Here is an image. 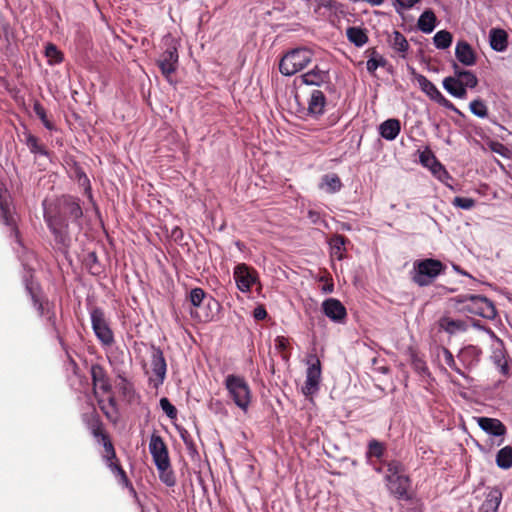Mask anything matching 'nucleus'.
I'll return each instance as SVG.
<instances>
[{"instance_id": "nucleus-42", "label": "nucleus", "mask_w": 512, "mask_h": 512, "mask_svg": "<svg viewBox=\"0 0 512 512\" xmlns=\"http://www.w3.org/2000/svg\"><path fill=\"white\" fill-rule=\"evenodd\" d=\"M46 320V325L49 329V332L55 336V338H57V340L59 341V343L61 345H63V338L61 337L60 335V331L57 327V323H56V313L54 311V307H48L47 308V312L45 314V316H43Z\"/></svg>"}, {"instance_id": "nucleus-63", "label": "nucleus", "mask_w": 512, "mask_h": 512, "mask_svg": "<svg viewBox=\"0 0 512 512\" xmlns=\"http://www.w3.org/2000/svg\"><path fill=\"white\" fill-rule=\"evenodd\" d=\"M318 8H325L329 11H335L338 7V3L335 0H317Z\"/></svg>"}, {"instance_id": "nucleus-57", "label": "nucleus", "mask_w": 512, "mask_h": 512, "mask_svg": "<svg viewBox=\"0 0 512 512\" xmlns=\"http://www.w3.org/2000/svg\"><path fill=\"white\" fill-rule=\"evenodd\" d=\"M419 160L420 163L427 168H429L431 165L435 164L438 161L434 153L429 148H426L424 151L420 153Z\"/></svg>"}, {"instance_id": "nucleus-45", "label": "nucleus", "mask_w": 512, "mask_h": 512, "mask_svg": "<svg viewBox=\"0 0 512 512\" xmlns=\"http://www.w3.org/2000/svg\"><path fill=\"white\" fill-rule=\"evenodd\" d=\"M441 351L443 353V356H444V362L445 364L450 368L452 369L453 371H455L457 374H459L461 377L469 380L470 377L468 376V374L461 368L457 365L456 361H455V358L452 354V352L446 348V347H441Z\"/></svg>"}, {"instance_id": "nucleus-34", "label": "nucleus", "mask_w": 512, "mask_h": 512, "mask_svg": "<svg viewBox=\"0 0 512 512\" xmlns=\"http://www.w3.org/2000/svg\"><path fill=\"white\" fill-rule=\"evenodd\" d=\"M73 168L75 173V179L78 182L79 186H81L84 189V193L88 197V199L90 201H93L91 182L88 176L77 162L73 163Z\"/></svg>"}, {"instance_id": "nucleus-56", "label": "nucleus", "mask_w": 512, "mask_h": 512, "mask_svg": "<svg viewBox=\"0 0 512 512\" xmlns=\"http://www.w3.org/2000/svg\"><path fill=\"white\" fill-rule=\"evenodd\" d=\"M159 403H160L161 409L167 415V417H169L170 419H175L177 417V409L169 401L168 398H166V397L161 398Z\"/></svg>"}, {"instance_id": "nucleus-6", "label": "nucleus", "mask_w": 512, "mask_h": 512, "mask_svg": "<svg viewBox=\"0 0 512 512\" xmlns=\"http://www.w3.org/2000/svg\"><path fill=\"white\" fill-rule=\"evenodd\" d=\"M225 387L235 405L246 412L251 402V390L247 381L241 376L230 374L225 379Z\"/></svg>"}, {"instance_id": "nucleus-10", "label": "nucleus", "mask_w": 512, "mask_h": 512, "mask_svg": "<svg viewBox=\"0 0 512 512\" xmlns=\"http://www.w3.org/2000/svg\"><path fill=\"white\" fill-rule=\"evenodd\" d=\"M151 369L152 376L149 377V384L158 389L166 378L167 364L160 347L151 344Z\"/></svg>"}, {"instance_id": "nucleus-51", "label": "nucleus", "mask_w": 512, "mask_h": 512, "mask_svg": "<svg viewBox=\"0 0 512 512\" xmlns=\"http://www.w3.org/2000/svg\"><path fill=\"white\" fill-rule=\"evenodd\" d=\"M85 266L92 275H99L102 272V267L99 263L96 252L92 251L86 255Z\"/></svg>"}, {"instance_id": "nucleus-53", "label": "nucleus", "mask_w": 512, "mask_h": 512, "mask_svg": "<svg viewBox=\"0 0 512 512\" xmlns=\"http://www.w3.org/2000/svg\"><path fill=\"white\" fill-rule=\"evenodd\" d=\"M98 404H99L101 411L103 412V414L109 421H111L114 424L118 422V420H119V411L118 410H112L110 407H107L106 404H104L103 399H98Z\"/></svg>"}, {"instance_id": "nucleus-29", "label": "nucleus", "mask_w": 512, "mask_h": 512, "mask_svg": "<svg viewBox=\"0 0 512 512\" xmlns=\"http://www.w3.org/2000/svg\"><path fill=\"white\" fill-rule=\"evenodd\" d=\"M502 500V492L498 487L492 488L481 505V512H497Z\"/></svg>"}, {"instance_id": "nucleus-41", "label": "nucleus", "mask_w": 512, "mask_h": 512, "mask_svg": "<svg viewBox=\"0 0 512 512\" xmlns=\"http://www.w3.org/2000/svg\"><path fill=\"white\" fill-rule=\"evenodd\" d=\"M496 464L499 468L507 470L512 467V447L505 446L496 454Z\"/></svg>"}, {"instance_id": "nucleus-60", "label": "nucleus", "mask_w": 512, "mask_h": 512, "mask_svg": "<svg viewBox=\"0 0 512 512\" xmlns=\"http://www.w3.org/2000/svg\"><path fill=\"white\" fill-rule=\"evenodd\" d=\"M420 0H395V9L397 13H401V10L411 9Z\"/></svg>"}, {"instance_id": "nucleus-46", "label": "nucleus", "mask_w": 512, "mask_h": 512, "mask_svg": "<svg viewBox=\"0 0 512 512\" xmlns=\"http://www.w3.org/2000/svg\"><path fill=\"white\" fill-rule=\"evenodd\" d=\"M158 473H159V479L162 483H164L168 487H173L176 484V477L171 469V463H168L165 467L156 466Z\"/></svg>"}, {"instance_id": "nucleus-39", "label": "nucleus", "mask_w": 512, "mask_h": 512, "mask_svg": "<svg viewBox=\"0 0 512 512\" xmlns=\"http://www.w3.org/2000/svg\"><path fill=\"white\" fill-rule=\"evenodd\" d=\"M383 465H386L387 467V471L384 476L385 481L393 479L395 476H402L405 474V467L399 460L393 459L390 461H384Z\"/></svg>"}, {"instance_id": "nucleus-54", "label": "nucleus", "mask_w": 512, "mask_h": 512, "mask_svg": "<svg viewBox=\"0 0 512 512\" xmlns=\"http://www.w3.org/2000/svg\"><path fill=\"white\" fill-rule=\"evenodd\" d=\"M452 204L457 208L470 210L475 206L476 201L473 198L457 196L453 199Z\"/></svg>"}, {"instance_id": "nucleus-8", "label": "nucleus", "mask_w": 512, "mask_h": 512, "mask_svg": "<svg viewBox=\"0 0 512 512\" xmlns=\"http://www.w3.org/2000/svg\"><path fill=\"white\" fill-rule=\"evenodd\" d=\"M409 69L414 79L417 81L421 91L432 101L458 115L463 116L462 112L450 100H448L426 76L417 73L413 67H409Z\"/></svg>"}, {"instance_id": "nucleus-9", "label": "nucleus", "mask_w": 512, "mask_h": 512, "mask_svg": "<svg viewBox=\"0 0 512 512\" xmlns=\"http://www.w3.org/2000/svg\"><path fill=\"white\" fill-rule=\"evenodd\" d=\"M322 368L321 362L316 354L307 356L306 380L302 387V393L306 396H313L319 391Z\"/></svg>"}, {"instance_id": "nucleus-17", "label": "nucleus", "mask_w": 512, "mask_h": 512, "mask_svg": "<svg viewBox=\"0 0 512 512\" xmlns=\"http://www.w3.org/2000/svg\"><path fill=\"white\" fill-rule=\"evenodd\" d=\"M322 310L326 317L330 320L341 323L347 316L345 306L335 298H328L322 303Z\"/></svg>"}, {"instance_id": "nucleus-31", "label": "nucleus", "mask_w": 512, "mask_h": 512, "mask_svg": "<svg viewBox=\"0 0 512 512\" xmlns=\"http://www.w3.org/2000/svg\"><path fill=\"white\" fill-rule=\"evenodd\" d=\"M190 303L195 308H200L201 305L206 301L207 307L211 308V306L218 307V302L212 298L211 296L207 297L205 291L202 288H194L189 293Z\"/></svg>"}, {"instance_id": "nucleus-15", "label": "nucleus", "mask_w": 512, "mask_h": 512, "mask_svg": "<svg viewBox=\"0 0 512 512\" xmlns=\"http://www.w3.org/2000/svg\"><path fill=\"white\" fill-rule=\"evenodd\" d=\"M482 350L474 345H467L461 348L457 354L459 362L463 366V370H472L475 368L481 359Z\"/></svg>"}, {"instance_id": "nucleus-7", "label": "nucleus", "mask_w": 512, "mask_h": 512, "mask_svg": "<svg viewBox=\"0 0 512 512\" xmlns=\"http://www.w3.org/2000/svg\"><path fill=\"white\" fill-rule=\"evenodd\" d=\"M89 314L91 326L98 341L104 347L112 346L115 342V337L104 310L98 306H94L89 309Z\"/></svg>"}, {"instance_id": "nucleus-21", "label": "nucleus", "mask_w": 512, "mask_h": 512, "mask_svg": "<svg viewBox=\"0 0 512 512\" xmlns=\"http://www.w3.org/2000/svg\"><path fill=\"white\" fill-rule=\"evenodd\" d=\"M326 106V96L320 90H313L308 100L307 114L313 118H318L324 113Z\"/></svg>"}, {"instance_id": "nucleus-48", "label": "nucleus", "mask_w": 512, "mask_h": 512, "mask_svg": "<svg viewBox=\"0 0 512 512\" xmlns=\"http://www.w3.org/2000/svg\"><path fill=\"white\" fill-rule=\"evenodd\" d=\"M452 34L447 30L438 31L434 37L433 42L438 49H447L452 44Z\"/></svg>"}, {"instance_id": "nucleus-64", "label": "nucleus", "mask_w": 512, "mask_h": 512, "mask_svg": "<svg viewBox=\"0 0 512 512\" xmlns=\"http://www.w3.org/2000/svg\"><path fill=\"white\" fill-rule=\"evenodd\" d=\"M267 315V311L263 305H258L253 310V317L257 321L264 320Z\"/></svg>"}, {"instance_id": "nucleus-16", "label": "nucleus", "mask_w": 512, "mask_h": 512, "mask_svg": "<svg viewBox=\"0 0 512 512\" xmlns=\"http://www.w3.org/2000/svg\"><path fill=\"white\" fill-rule=\"evenodd\" d=\"M301 82L308 86H322L330 84L331 78L328 69H322L318 65L300 76Z\"/></svg>"}, {"instance_id": "nucleus-36", "label": "nucleus", "mask_w": 512, "mask_h": 512, "mask_svg": "<svg viewBox=\"0 0 512 512\" xmlns=\"http://www.w3.org/2000/svg\"><path fill=\"white\" fill-rule=\"evenodd\" d=\"M346 242L347 239L345 236L340 234L333 235L329 241L331 256L339 261L342 260L344 258Z\"/></svg>"}, {"instance_id": "nucleus-44", "label": "nucleus", "mask_w": 512, "mask_h": 512, "mask_svg": "<svg viewBox=\"0 0 512 512\" xmlns=\"http://www.w3.org/2000/svg\"><path fill=\"white\" fill-rule=\"evenodd\" d=\"M45 56L49 65L60 64L64 60L63 53L53 43H47L45 46Z\"/></svg>"}, {"instance_id": "nucleus-59", "label": "nucleus", "mask_w": 512, "mask_h": 512, "mask_svg": "<svg viewBox=\"0 0 512 512\" xmlns=\"http://www.w3.org/2000/svg\"><path fill=\"white\" fill-rule=\"evenodd\" d=\"M387 64V60L383 56H379L377 59H368L366 62L367 71L374 75L375 71L379 67H384Z\"/></svg>"}, {"instance_id": "nucleus-13", "label": "nucleus", "mask_w": 512, "mask_h": 512, "mask_svg": "<svg viewBox=\"0 0 512 512\" xmlns=\"http://www.w3.org/2000/svg\"><path fill=\"white\" fill-rule=\"evenodd\" d=\"M149 451L155 466L165 467L170 463L168 448L163 438L155 432L150 437Z\"/></svg>"}, {"instance_id": "nucleus-23", "label": "nucleus", "mask_w": 512, "mask_h": 512, "mask_svg": "<svg viewBox=\"0 0 512 512\" xmlns=\"http://www.w3.org/2000/svg\"><path fill=\"white\" fill-rule=\"evenodd\" d=\"M456 59L465 66H473L476 63V54L469 43L458 41L455 47Z\"/></svg>"}, {"instance_id": "nucleus-33", "label": "nucleus", "mask_w": 512, "mask_h": 512, "mask_svg": "<svg viewBox=\"0 0 512 512\" xmlns=\"http://www.w3.org/2000/svg\"><path fill=\"white\" fill-rule=\"evenodd\" d=\"M437 18L431 9L425 10L419 17L417 26L423 33L429 34L436 27Z\"/></svg>"}, {"instance_id": "nucleus-50", "label": "nucleus", "mask_w": 512, "mask_h": 512, "mask_svg": "<svg viewBox=\"0 0 512 512\" xmlns=\"http://www.w3.org/2000/svg\"><path fill=\"white\" fill-rule=\"evenodd\" d=\"M98 442H100L104 447L105 455L103 456V458H104L106 464L108 465V463H110V462H116L117 461L116 451H115L114 445H113L109 435L107 434L106 436L101 438Z\"/></svg>"}, {"instance_id": "nucleus-52", "label": "nucleus", "mask_w": 512, "mask_h": 512, "mask_svg": "<svg viewBox=\"0 0 512 512\" xmlns=\"http://www.w3.org/2000/svg\"><path fill=\"white\" fill-rule=\"evenodd\" d=\"M469 108L471 113L479 118H485L488 115V108L485 102L480 98L471 101Z\"/></svg>"}, {"instance_id": "nucleus-18", "label": "nucleus", "mask_w": 512, "mask_h": 512, "mask_svg": "<svg viewBox=\"0 0 512 512\" xmlns=\"http://www.w3.org/2000/svg\"><path fill=\"white\" fill-rule=\"evenodd\" d=\"M82 421L97 441L107 435L104 431L103 422L95 408L89 413L82 414Z\"/></svg>"}, {"instance_id": "nucleus-55", "label": "nucleus", "mask_w": 512, "mask_h": 512, "mask_svg": "<svg viewBox=\"0 0 512 512\" xmlns=\"http://www.w3.org/2000/svg\"><path fill=\"white\" fill-rule=\"evenodd\" d=\"M465 91L467 88L473 89L478 85L477 76L470 70H467L466 73H463V78L460 79Z\"/></svg>"}, {"instance_id": "nucleus-58", "label": "nucleus", "mask_w": 512, "mask_h": 512, "mask_svg": "<svg viewBox=\"0 0 512 512\" xmlns=\"http://www.w3.org/2000/svg\"><path fill=\"white\" fill-rule=\"evenodd\" d=\"M208 409L215 415H227L224 403L219 399H211L208 403Z\"/></svg>"}, {"instance_id": "nucleus-20", "label": "nucleus", "mask_w": 512, "mask_h": 512, "mask_svg": "<svg viewBox=\"0 0 512 512\" xmlns=\"http://www.w3.org/2000/svg\"><path fill=\"white\" fill-rule=\"evenodd\" d=\"M475 419L479 427L488 435L501 437L507 433L506 426L499 419L484 416Z\"/></svg>"}, {"instance_id": "nucleus-38", "label": "nucleus", "mask_w": 512, "mask_h": 512, "mask_svg": "<svg viewBox=\"0 0 512 512\" xmlns=\"http://www.w3.org/2000/svg\"><path fill=\"white\" fill-rule=\"evenodd\" d=\"M411 365L413 370L422 378H432L426 361L415 352L411 353Z\"/></svg>"}, {"instance_id": "nucleus-35", "label": "nucleus", "mask_w": 512, "mask_h": 512, "mask_svg": "<svg viewBox=\"0 0 512 512\" xmlns=\"http://www.w3.org/2000/svg\"><path fill=\"white\" fill-rule=\"evenodd\" d=\"M346 36L356 47L364 46L369 40L366 30L356 26L348 27L346 30Z\"/></svg>"}, {"instance_id": "nucleus-11", "label": "nucleus", "mask_w": 512, "mask_h": 512, "mask_svg": "<svg viewBox=\"0 0 512 512\" xmlns=\"http://www.w3.org/2000/svg\"><path fill=\"white\" fill-rule=\"evenodd\" d=\"M385 482L389 493L397 500L408 502L413 499L412 480L408 475L395 476V478Z\"/></svg>"}, {"instance_id": "nucleus-37", "label": "nucleus", "mask_w": 512, "mask_h": 512, "mask_svg": "<svg viewBox=\"0 0 512 512\" xmlns=\"http://www.w3.org/2000/svg\"><path fill=\"white\" fill-rule=\"evenodd\" d=\"M23 135L25 137L24 143L32 154H39L43 156L49 155L47 149L43 145L39 144V139L36 136L31 134L28 130H25Z\"/></svg>"}, {"instance_id": "nucleus-32", "label": "nucleus", "mask_w": 512, "mask_h": 512, "mask_svg": "<svg viewBox=\"0 0 512 512\" xmlns=\"http://www.w3.org/2000/svg\"><path fill=\"white\" fill-rule=\"evenodd\" d=\"M442 85L453 97L459 99H465L467 97V91H465V88L458 78L446 77L443 79Z\"/></svg>"}, {"instance_id": "nucleus-19", "label": "nucleus", "mask_w": 512, "mask_h": 512, "mask_svg": "<svg viewBox=\"0 0 512 512\" xmlns=\"http://www.w3.org/2000/svg\"><path fill=\"white\" fill-rule=\"evenodd\" d=\"M128 355L129 354L126 353L123 348L118 346L112 348L107 355L108 362L112 366L114 372L117 374V377L124 382L127 380L124 376L125 372L123 368L125 366L126 358Z\"/></svg>"}, {"instance_id": "nucleus-28", "label": "nucleus", "mask_w": 512, "mask_h": 512, "mask_svg": "<svg viewBox=\"0 0 512 512\" xmlns=\"http://www.w3.org/2000/svg\"><path fill=\"white\" fill-rule=\"evenodd\" d=\"M318 187L328 194H335L342 189L343 184L336 173H328L321 177Z\"/></svg>"}, {"instance_id": "nucleus-5", "label": "nucleus", "mask_w": 512, "mask_h": 512, "mask_svg": "<svg viewBox=\"0 0 512 512\" xmlns=\"http://www.w3.org/2000/svg\"><path fill=\"white\" fill-rule=\"evenodd\" d=\"M313 58V51L306 47H298L288 51L279 62L282 75L292 76L307 67Z\"/></svg>"}, {"instance_id": "nucleus-49", "label": "nucleus", "mask_w": 512, "mask_h": 512, "mask_svg": "<svg viewBox=\"0 0 512 512\" xmlns=\"http://www.w3.org/2000/svg\"><path fill=\"white\" fill-rule=\"evenodd\" d=\"M33 111L38 116V118L41 120L43 126L49 130L54 131L56 130L55 124L50 121L47 117V113L43 105L39 101H35L33 104Z\"/></svg>"}, {"instance_id": "nucleus-1", "label": "nucleus", "mask_w": 512, "mask_h": 512, "mask_svg": "<svg viewBox=\"0 0 512 512\" xmlns=\"http://www.w3.org/2000/svg\"><path fill=\"white\" fill-rule=\"evenodd\" d=\"M83 209L81 200L72 195H63L56 212H44V221L53 236L54 250L67 254L72 239L69 232V220L79 229L82 227Z\"/></svg>"}, {"instance_id": "nucleus-4", "label": "nucleus", "mask_w": 512, "mask_h": 512, "mask_svg": "<svg viewBox=\"0 0 512 512\" xmlns=\"http://www.w3.org/2000/svg\"><path fill=\"white\" fill-rule=\"evenodd\" d=\"M179 43L171 35L167 34L162 39V53L156 60V64L159 67L164 78L172 83V76L177 71L179 64L178 54Z\"/></svg>"}, {"instance_id": "nucleus-40", "label": "nucleus", "mask_w": 512, "mask_h": 512, "mask_svg": "<svg viewBox=\"0 0 512 512\" xmlns=\"http://www.w3.org/2000/svg\"><path fill=\"white\" fill-rule=\"evenodd\" d=\"M108 468L112 471V473L119 478V483L123 484L125 487H128L130 491L136 495V491L130 482L129 478L127 477V474L125 470L122 468V466L117 462H110L108 463Z\"/></svg>"}, {"instance_id": "nucleus-24", "label": "nucleus", "mask_w": 512, "mask_h": 512, "mask_svg": "<svg viewBox=\"0 0 512 512\" xmlns=\"http://www.w3.org/2000/svg\"><path fill=\"white\" fill-rule=\"evenodd\" d=\"M440 330L445 331L449 335L465 332L468 329L467 322L461 319H453L448 316H442L438 320Z\"/></svg>"}, {"instance_id": "nucleus-14", "label": "nucleus", "mask_w": 512, "mask_h": 512, "mask_svg": "<svg viewBox=\"0 0 512 512\" xmlns=\"http://www.w3.org/2000/svg\"><path fill=\"white\" fill-rule=\"evenodd\" d=\"M90 374L93 384V393L97 395V387L103 393L112 391V385L104 367L98 363L92 364L90 367Z\"/></svg>"}, {"instance_id": "nucleus-12", "label": "nucleus", "mask_w": 512, "mask_h": 512, "mask_svg": "<svg viewBox=\"0 0 512 512\" xmlns=\"http://www.w3.org/2000/svg\"><path fill=\"white\" fill-rule=\"evenodd\" d=\"M233 276L237 288L241 292H249L252 286L258 281L257 271L245 263H241L235 266Z\"/></svg>"}, {"instance_id": "nucleus-26", "label": "nucleus", "mask_w": 512, "mask_h": 512, "mask_svg": "<svg viewBox=\"0 0 512 512\" xmlns=\"http://www.w3.org/2000/svg\"><path fill=\"white\" fill-rule=\"evenodd\" d=\"M0 221L6 226H13V218L10 213L9 192L5 184L0 180Z\"/></svg>"}, {"instance_id": "nucleus-61", "label": "nucleus", "mask_w": 512, "mask_h": 512, "mask_svg": "<svg viewBox=\"0 0 512 512\" xmlns=\"http://www.w3.org/2000/svg\"><path fill=\"white\" fill-rule=\"evenodd\" d=\"M496 367L499 369V372L505 377L510 376L512 373V361L509 357L503 362H501V364L496 365Z\"/></svg>"}, {"instance_id": "nucleus-3", "label": "nucleus", "mask_w": 512, "mask_h": 512, "mask_svg": "<svg viewBox=\"0 0 512 512\" xmlns=\"http://www.w3.org/2000/svg\"><path fill=\"white\" fill-rule=\"evenodd\" d=\"M445 271L446 265L438 259H420L414 261L410 277L412 282L419 287H426L431 285L435 279L439 275L444 274Z\"/></svg>"}, {"instance_id": "nucleus-2", "label": "nucleus", "mask_w": 512, "mask_h": 512, "mask_svg": "<svg viewBox=\"0 0 512 512\" xmlns=\"http://www.w3.org/2000/svg\"><path fill=\"white\" fill-rule=\"evenodd\" d=\"M459 305L458 311L463 314H472L488 320L497 317L494 303L485 296L476 294L458 295L454 298Z\"/></svg>"}, {"instance_id": "nucleus-27", "label": "nucleus", "mask_w": 512, "mask_h": 512, "mask_svg": "<svg viewBox=\"0 0 512 512\" xmlns=\"http://www.w3.org/2000/svg\"><path fill=\"white\" fill-rule=\"evenodd\" d=\"M490 47L496 52H503L508 47V34L500 28H492L489 32Z\"/></svg>"}, {"instance_id": "nucleus-62", "label": "nucleus", "mask_w": 512, "mask_h": 512, "mask_svg": "<svg viewBox=\"0 0 512 512\" xmlns=\"http://www.w3.org/2000/svg\"><path fill=\"white\" fill-rule=\"evenodd\" d=\"M170 238L178 243V244H182L183 242V239H184V233H183V230L178 227V226H174L172 229H171V232H170Z\"/></svg>"}, {"instance_id": "nucleus-30", "label": "nucleus", "mask_w": 512, "mask_h": 512, "mask_svg": "<svg viewBox=\"0 0 512 512\" xmlns=\"http://www.w3.org/2000/svg\"><path fill=\"white\" fill-rule=\"evenodd\" d=\"M487 332L494 339L495 344L492 347L491 360L494 365L501 364L504 360L508 358L506 349L504 347V342L495 334L493 330L490 328L487 329Z\"/></svg>"}, {"instance_id": "nucleus-43", "label": "nucleus", "mask_w": 512, "mask_h": 512, "mask_svg": "<svg viewBox=\"0 0 512 512\" xmlns=\"http://www.w3.org/2000/svg\"><path fill=\"white\" fill-rule=\"evenodd\" d=\"M391 46L395 51L399 52L403 58H405L406 53L409 49V43L401 32H393Z\"/></svg>"}, {"instance_id": "nucleus-22", "label": "nucleus", "mask_w": 512, "mask_h": 512, "mask_svg": "<svg viewBox=\"0 0 512 512\" xmlns=\"http://www.w3.org/2000/svg\"><path fill=\"white\" fill-rule=\"evenodd\" d=\"M401 131V122L396 118H389L378 126L379 135L387 141L395 140Z\"/></svg>"}, {"instance_id": "nucleus-47", "label": "nucleus", "mask_w": 512, "mask_h": 512, "mask_svg": "<svg viewBox=\"0 0 512 512\" xmlns=\"http://www.w3.org/2000/svg\"><path fill=\"white\" fill-rule=\"evenodd\" d=\"M26 289L31 296V299H32L35 309L37 310L38 314L41 317L45 316L48 307H54V305L49 303L48 301H45V302L41 301L38 298V296L33 292V288L31 287V285L29 283H26Z\"/></svg>"}, {"instance_id": "nucleus-25", "label": "nucleus", "mask_w": 512, "mask_h": 512, "mask_svg": "<svg viewBox=\"0 0 512 512\" xmlns=\"http://www.w3.org/2000/svg\"><path fill=\"white\" fill-rule=\"evenodd\" d=\"M386 453V445L376 439H372L368 442L367 450L365 453L366 462L369 465H373V461L383 463V457Z\"/></svg>"}]
</instances>
